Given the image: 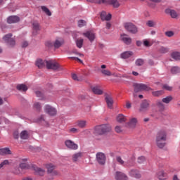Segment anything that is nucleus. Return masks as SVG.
<instances>
[{
  "label": "nucleus",
  "instance_id": "obj_1",
  "mask_svg": "<svg viewBox=\"0 0 180 180\" xmlns=\"http://www.w3.org/2000/svg\"><path fill=\"white\" fill-rule=\"evenodd\" d=\"M167 131H159L155 136V143L158 148H164L167 146Z\"/></svg>",
  "mask_w": 180,
  "mask_h": 180
},
{
  "label": "nucleus",
  "instance_id": "obj_2",
  "mask_svg": "<svg viewBox=\"0 0 180 180\" xmlns=\"http://www.w3.org/2000/svg\"><path fill=\"white\" fill-rule=\"evenodd\" d=\"M112 130V128L109 124H101L95 127L94 134L97 136H103L106 133H109Z\"/></svg>",
  "mask_w": 180,
  "mask_h": 180
},
{
  "label": "nucleus",
  "instance_id": "obj_3",
  "mask_svg": "<svg viewBox=\"0 0 180 180\" xmlns=\"http://www.w3.org/2000/svg\"><path fill=\"white\" fill-rule=\"evenodd\" d=\"M20 169H30V168H32L33 171H35L36 174H37L38 175H40L41 176H42V175H44V172H45L44 169L40 167H38L35 165H32L30 167V166L27 163L20 164Z\"/></svg>",
  "mask_w": 180,
  "mask_h": 180
},
{
  "label": "nucleus",
  "instance_id": "obj_4",
  "mask_svg": "<svg viewBox=\"0 0 180 180\" xmlns=\"http://www.w3.org/2000/svg\"><path fill=\"white\" fill-rule=\"evenodd\" d=\"M46 67L48 70H53V71L63 70L61 65L54 60H46Z\"/></svg>",
  "mask_w": 180,
  "mask_h": 180
},
{
  "label": "nucleus",
  "instance_id": "obj_5",
  "mask_svg": "<svg viewBox=\"0 0 180 180\" xmlns=\"http://www.w3.org/2000/svg\"><path fill=\"white\" fill-rule=\"evenodd\" d=\"M12 34H7L3 37V40L9 46V47H13L16 44L15 39L12 37Z\"/></svg>",
  "mask_w": 180,
  "mask_h": 180
},
{
  "label": "nucleus",
  "instance_id": "obj_6",
  "mask_svg": "<svg viewBox=\"0 0 180 180\" xmlns=\"http://www.w3.org/2000/svg\"><path fill=\"white\" fill-rule=\"evenodd\" d=\"M44 110L46 115H49V116H56L57 115V108L50 105H46L44 107Z\"/></svg>",
  "mask_w": 180,
  "mask_h": 180
},
{
  "label": "nucleus",
  "instance_id": "obj_7",
  "mask_svg": "<svg viewBox=\"0 0 180 180\" xmlns=\"http://www.w3.org/2000/svg\"><path fill=\"white\" fill-rule=\"evenodd\" d=\"M133 86L135 91H150L151 87L148 84H144L143 83H134Z\"/></svg>",
  "mask_w": 180,
  "mask_h": 180
},
{
  "label": "nucleus",
  "instance_id": "obj_8",
  "mask_svg": "<svg viewBox=\"0 0 180 180\" xmlns=\"http://www.w3.org/2000/svg\"><path fill=\"white\" fill-rule=\"evenodd\" d=\"M124 27L127 30V32H129V33H132V34H136V33H137L138 32L137 27H136V25H134L131 22L124 23Z\"/></svg>",
  "mask_w": 180,
  "mask_h": 180
},
{
  "label": "nucleus",
  "instance_id": "obj_9",
  "mask_svg": "<svg viewBox=\"0 0 180 180\" xmlns=\"http://www.w3.org/2000/svg\"><path fill=\"white\" fill-rule=\"evenodd\" d=\"M96 161L100 165H105L106 164V155L102 152L96 153Z\"/></svg>",
  "mask_w": 180,
  "mask_h": 180
},
{
  "label": "nucleus",
  "instance_id": "obj_10",
  "mask_svg": "<svg viewBox=\"0 0 180 180\" xmlns=\"http://www.w3.org/2000/svg\"><path fill=\"white\" fill-rule=\"evenodd\" d=\"M65 145L69 150H78V145L72 140L68 139L65 141Z\"/></svg>",
  "mask_w": 180,
  "mask_h": 180
},
{
  "label": "nucleus",
  "instance_id": "obj_11",
  "mask_svg": "<svg viewBox=\"0 0 180 180\" xmlns=\"http://www.w3.org/2000/svg\"><path fill=\"white\" fill-rule=\"evenodd\" d=\"M105 100L107 103L108 108H109V109H112V108H113V103H114L113 97H112V95L111 94H105Z\"/></svg>",
  "mask_w": 180,
  "mask_h": 180
},
{
  "label": "nucleus",
  "instance_id": "obj_12",
  "mask_svg": "<svg viewBox=\"0 0 180 180\" xmlns=\"http://www.w3.org/2000/svg\"><path fill=\"white\" fill-rule=\"evenodd\" d=\"M20 21V18L18 15H11L7 18V23L11 25L12 23H18Z\"/></svg>",
  "mask_w": 180,
  "mask_h": 180
},
{
  "label": "nucleus",
  "instance_id": "obj_13",
  "mask_svg": "<svg viewBox=\"0 0 180 180\" xmlns=\"http://www.w3.org/2000/svg\"><path fill=\"white\" fill-rule=\"evenodd\" d=\"M83 36L89 39V41L92 43L94 40H95V33L91 32V31H87L86 32L83 33Z\"/></svg>",
  "mask_w": 180,
  "mask_h": 180
},
{
  "label": "nucleus",
  "instance_id": "obj_14",
  "mask_svg": "<svg viewBox=\"0 0 180 180\" xmlns=\"http://www.w3.org/2000/svg\"><path fill=\"white\" fill-rule=\"evenodd\" d=\"M121 40L127 46L131 44V38L129 37V35L124 34L121 35Z\"/></svg>",
  "mask_w": 180,
  "mask_h": 180
},
{
  "label": "nucleus",
  "instance_id": "obj_15",
  "mask_svg": "<svg viewBox=\"0 0 180 180\" xmlns=\"http://www.w3.org/2000/svg\"><path fill=\"white\" fill-rule=\"evenodd\" d=\"M115 179L116 180H127V176L122 172H116L115 173Z\"/></svg>",
  "mask_w": 180,
  "mask_h": 180
},
{
  "label": "nucleus",
  "instance_id": "obj_16",
  "mask_svg": "<svg viewBox=\"0 0 180 180\" xmlns=\"http://www.w3.org/2000/svg\"><path fill=\"white\" fill-rule=\"evenodd\" d=\"M131 56H133V51H127L122 53L120 54V58H122L123 60H126L127 58H130Z\"/></svg>",
  "mask_w": 180,
  "mask_h": 180
},
{
  "label": "nucleus",
  "instance_id": "obj_17",
  "mask_svg": "<svg viewBox=\"0 0 180 180\" xmlns=\"http://www.w3.org/2000/svg\"><path fill=\"white\" fill-rule=\"evenodd\" d=\"M101 18L102 20H110L112 19V14H107L106 12L102 11L101 13Z\"/></svg>",
  "mask_w": 180,
  "mask_h": 180
},
{
  "label": "nucleus",
  "instance_id": "obj_18",
  "mask_svg": "<svg viewBox=\"0 0 180 180\" xmlns=\"http://www.w3.org/2000/svg\"><path fill=\"white\" fill-rule=\"evenodd\" d=\"M109 5H112V8H119L122 5V0H110Z\"/></svg>",
  "mask_w": 180,
  "mask_h": 180
},
{
  "label": "nucleus",
  "instance_id": "obj_19",
  "mask_svg": "<svg viewBox=\"0 0 180 180\" xmlns=\"http://www.w3.org/2000/svg\"><path fill=\"white\" fill-rule=\"evenodd\" d=\"M82 158V153L78 152L72 155V160L73 162H77V161H79Z\"/></svg>",
  "mask_w": 180,
  "mask_h": 180
},
{
  "label": "nucleus",
  "instance_id": "obj_20",
  "mask_svg": "<svg viewBox=\"0 0 180 180\" xmlns=\"http://www.w3.org/2000/svg\"><path fill=\"white\" fill-rule=\"evenodd\" d=\"M46 63H47V60L38 59L36 61V65L38 67V68H44V67H46Z\"/></svg>",
  "mask_w": 180,
  "mask_h": 180
},
{
  "label": "nucleus",
  "instance_id": "obj_21",
  "mask_svg": "<svg viewBox=\"0 0 180 180\" xmlns=\"http://www.w3.org/2000/svg\"><path fill=\"white\" fill-rule=\"evenodd\" d=\"M63 43H64V41H63L62 39H56L55 41H53L54 49H60V47L63 46Z\"/></svg>",
  "mask_w": 180,
  "mask_h": 180
},
{
  "label": "nucleus",
  "instance_id": "obj_22",
  "mask_svg": "<svg viewBox=\"0 0 180 180\" xmlns=\"http://www.w3.org/2000/svg\"><path fill=\"white\" fill-rule=\"evenodd\" d=\"M12 154V151L9 148H4L0 149V155H9Z\"/></svg>",
  "mask_w": 180,
  "mask_h": 180
},
{
  "label": "nucleus",
  "instance_id": "obj_23",
  "mask_svg": "<svg viewBox=\"0 0 180 180\" xmlns=\"http://www.w3.org/2000/svg\"><path fill=\"white\" fill-rule=\"evenodd\" d=\"M148 106H150V103L147 100H144L141 103V110H147L148 109Z\"/></svg>",
  "mask_w": 180,
  "mask_h": 180
},
{
  "label": "nucleus",
  "instance_id": "obj_24",
  "mask_svg": "<svg viewBox=\"0 0 180 180\" xmlns=\"http://www.w3.org/2000/svg\"><path fill=\"white\" fill-rule=\"evenodd\" d=\"M76 126L77 127H80V129H84L86 127V121L85 120H78L75 122Z\"/></svg>",
  "mask_w": 180,
  "mask_h": 180
},
{
  "label": "nucleus",
  "instance_id": "obj_25",
  "mask_svg": "<svg viewBox=\"0 0 180 180\" xmlns=\"http://www.w3.org/2000/svg\"><path fill=\"white\" fill-rule=\"evenodd\" d=\"M127 120V117L123 115V114H119L117 116V122L119 123H124Z\"/></svg>",
  "mask_w": 180,
  "mask_h": 180
},
{
  "label": "nucleus",
  "instance_id": "obj_26",
  "mask_svg": "<svg viewBox=\"0 0 180 180\" xmlns=\"http://www.w3.org/2000/svg\"><path fill=\"white\" fill-rule=\"evenodd\" d=\"M16 89L18 91H27L29 86L25 84H20L16 86Z\"/></svg>",
  "mask_w": 180,
  "mask_h": 180
},
{
  "label": "nucleus",
  "instance_id": "obj_27",
  "mask_svg": "<svg viewBox=\"0 0 180 180\" xmlns=\"http://www.w3.org/2000/svg\"><path fill=\"white\" fill-rule=\"evenodd\" d=\"M130 174L132 176L138 179L141 178V174H140V172H139V170L132 169Z\"/></svg>",
  "mask_w": 180,
  "mask_h": 180
},
{
  "label": "nucleus",
  "instance_id": "obj_28",
  "mask_svg": "<svg viewBox=\"0 0 180 180\" xmlns=\"http://www.w3.org/2000/svg\"><path fill=\"white\" fill-rule=\"evenodd\" d=\"M20 137L22 140H27V139H29V132H27V131H21Z\"/></svg>",
  "mask_w": 180,
  "mask_h": 180
},
{
  "label": "nucleus",
  "instance_id": "obj_29",
  "mask_svg": "<svg viewBox=\"0 0 180 180\" xmlns=\"http://www.w3.org/2000/svg\"><path fill=\"white\" fill-rule=\"evenodd\" d=\"M128 124L129 127H131L132 129L136 127V125L137 124V118L131 119Z\"/></svg>",
  "mask_w": 180,
  "mask_h": 180
},
{
  "label": "nucleus",
  "instance_id": "obj_30",
  "mask_svg": "<svg viewBox=\"0 0 180 180\" xmlns=\"http://www.w3.org/2000/svg\"><path fill=\"white\" fill-rule=\"evenodd\" d=\"M49 174H51L53 169H56V166L51 163L46 165Z\"/></svg>",
  "mask_w": 180,
  "mask_h": 180
},
{
  "label": "nucleus",
  "instance_id": "obj_31",
  "mask_svg": "<svg viewBox=\"0 0 180 180\" xmlns=\"http://www.w3.org/2000/svg\"><path fill=\"white\" fill-rule=\"evenodd\" d=\"M158 176L160 180L167 179V174L165 173L163 171L159 172L158 173Z\"/></svg>",
  "mask_w": 180,
  "mask_h": 180
},
{
  "label": "nucleus",
  "instance_id": "obj_32",
  "mask_svg": "<svg viewBox=\"0 0 180 180\" xmlns=\"http://www.w3.org/2000/svg\"><path fill=\"white\" fill-rule=\"evenodd\" d=\"M115 160L117 164H119L120 165H123V167H124L125 162H124V160H123V159L122 158V157L116 156Z\"/></svg>",
  "mask_w": 180,
  "mask_h": 180
},
{
  "label": "nucleus",
  "instance_id": "obj_33",
  "mask_svg": "<svg viewBox=\"0 0 180 180\" xmlns=\"http://www.w3.org/2000/svg\"><path fill=\"white\" fill-rule=\"evenodd\" d=\"M172 74H179L180 73V68L178 66H174L171 68Z\"/></svg>",
  "mask_w": 180,
  "mask_h": 180
},
{
  "label": "nucleus",
  "instance_id": "obj_34",
  "mask_svg": "<svg viewBox=\"0 0 180 180\" xmlns=\"http://www.w3.org/2000/svg\"><path fill=\"white\" fill-rule=\"evenodd\" d=\"M135 164L136 163L134 162V160L133 159H131L127 160V162H125L124 167H134Z\"/></svg>",
  "mask_w": 180,
  "mask_h": 180
},
{
  "label": "nucleus",
  "instance_id": "obj_35",
  "mask_svg": "<svg viewBox=\"0 0 180 180\" xmlns=\"http://www.w3.org/2000/svg\"><path fill=\"white\" fill-rule=\"evenodd\" d=\"M41 9H42L43 12H44L46 15H47V16H51V11H50V10L47 7H46L45 6H42L41 7Z\"/></svg>",
  "mask_w": 180,
  "mask_h": 180
},
{
  "label": "nucleus",
  "instance_id": "obj_36",
  "mask_svg": "<svg viewBox=\"0 0 180 180\" xmlns=\"http://www.w3.org/2000/svg\"><path fill=\"white\" fill-rule=\"evenodd\" d=\"M171 57L174 58V60H180V53L179 52H173L171 54Z\"/></svg>",
  "mask_w": 180,
  "mask_h": 180
},
{
  "label": "nucleus",
  "instance_id": "obj_37",
  "mask_svg": "<svg viewBox=\"0 0 180 180\" xmlns=\"http://www.w3.org/2000/svg\"><path fill=\"white\" fill-rule=\"evenodd\" d=\"M84 44V39H79L76 40V46L78 47V49H82V46Z\"/></svg>",
  "mask_w": 180,
  "mask_h": 180
},
{
  "label": "nucleus",
  "instance_id": "obj_38",
  "mask_svg": "<svg viewBox=\"0 0 180 180\" xmlns=\"http://www.w3.org/2000/svg\"><path fill=\"white\" fill-rule=\"evenodd\" d=\"M135 65L137 67H141V65H144V60L142 58H139L135 61Z\"/></svg>",
  "mask_w": 180,
  "mask_h": 180
},
{
  "label": "nucleus",
  "instance_id": "obj_39",
  "mask_svg": "<svg viewBox=\"0 0 180 180\" xmlns=\"http://www.w3.org/2000/svg\"><path fill=\"white\" fill-rule=\"evenodd\" d=\"M91 91H102V87L100 85H90Z\"/></svg>",
  "mask_w": 180,
  "mask_h": 180
},
{
  "label": "nucleus",
  "instance_id": "obj_40",
  "mask_svg": "<svg viewBox=\"0 0 180 180\" xmlns=\"http://www.w3.org/2000/svg\"><path fill=\"white\" fill-rule=\"evenodd\" d=\"M171 101H172V96H167L162 99V102L163 103H166V104L169 103V102H171Z\"/></svg>",
  "mask_w": 180,
  "mask_h": 180
},
{
  "label": "nucleus",
  "instance_id": "obj_41",
  "mask_svg": "<svg viewBox=\"0 0 180 180\" xmlns=\"http://www.w3.org/2000/svg\"><path fill=\"white\" fill-rule=\"evenodd\" d=\"M156 105L161 110H164V109H165V106L164 105V103H162V101H158L156 102Z\"/></svg>",
  "mask_w": 180,
  "mask_h": 180
},
{
  "label": "nucleus",
  "instance_id": "obj_42",
  "mask_svg": "<svg viewBox=\"0 0 180 180\" xmlns=\"http://www.w3.org/2000/svg\"><path fill=\"white\" fill-rule=\"evenodd\" d=\"M33 26V30L35 32H39L40 30V25H39V22H34L32 24Z\"/></svg>",
  "mask_w": 180,
  "mask_h": 180
},
{
  "label": "nucleus",
  "instance_id": "obj_43",
  "mask_svg": "<svg viewBox=\"0 0 180 180\" xmlns=\"http://www.w3.org/2000/svg\"><path fill=\"white\" fill-rule=\"evenodd\" d=\"M35 94L37 95V98H40L41 99H44V93L41 91H37L35 92Z\"/></svg>",
  "mask_w": 180,
  "mask_h": 180
},
{
  "label": "nucleus",
  "instance_id": "obj_44",
  "mask_svg": "<svg viewBox=\"0 0 180 180\" xmlns=\"http://www.w3.org/2000/svg\"><path fill=\"white\" fill-rule=\"evenodd\" d=\"M159 51L162 54H165V53H168V51H169V49L167 47L161 46L159 49Z\"/></svg>",
  "mask_w": 180,
  "mask_h": 180
},
{
  "label": "nucleus",
  "instance_id": "obj_45",
  "mask_svg": "<svg viewBox=\"0 0 180 180\" xmlns=\"http://www.w3.org/2000/svg\"><path fill=\"white\" fill-rule=\"evenodd\" d=\"M101 72L103 73V75H106L107 77H110V75H112V72H110L108 70L103 69L101 70Z\"/></svg>",
  "mask_w": 180,
  "mask_h": 180
},
{
  "label": "nucleus",
  "instance_id": "obj_46",
  "mask_svg": "<svg viewBox=\"0 0 180 180\" xmlns=\"http://www.w3.org/2000/svg\"><path fill=\"white\" fill-rule=\"evenodd\" d=\"M170 16L173 18L175 19V18H178V13L175 10H170Z\"/></svg>",
  "mask_w": 180,
  "mask_h": 180
},
{
  "label": "nucleus",
  "instance_id": "obj_47",
  "mask_svg": "<svg viewBox=\"0 0 180 180\" xmlns=\"http://www.w3.org/2000/svg\"><path fill=\"white\" fill-rule=\"evenodd\" d=\"M72 79H74V81H78V82L82 81V78L78 77V76H77L75 73L72 74Z\"/></svg>",
  "mask_w": 180,
  "mask_h": 180
},
{
  "label": "nucleus",
  "instance_id": "obj_48",
  "mask_svg": "<svg viewBox=\"0 0 180 180\" xmlns=\"http://www.w3.org/2000/svg\"><path fill=\"white\" fill-rule=\"evenodd\" d=\"M86 25V22L84 20H80L78 21L79 27H84V26Z\"/></svg>",
  "mask_w": 180,
  "mask_h": 180
},
{
  "label": "nucleus",
  "instance_id": "obj_49",
  "mask_svg": "<svg viewBox=\"0 0 180 180\" xmlns=\"http://www.w3.org/2000/svg\"><path fill=\"white\" fill-rule=\"evenodd\" d=\"M45 45L46 47H49V49H51V47H54V42H53L51 41H47L45 43Z\"/></svg>",
  "mask_w": 180,
  "mask_h": 180
},
{
  "label": "nucleus",
  "instance_id": "obj_50",
  "mask_svg": "<svg viewBox=\"0 0 180 180\" xmlns=\"http://www.w3.org/2000/svg\"><path fill=\"white\" fill-rule=\"evenodd\" d=\"M110 0H98V4L101 5V4H104L105 5H109Z\"/></svg>",
  "mask_w": 180,
  "mask_h": 180
},
{
  "label": "nucleus",
  "instance_id": "obj_51",
  "mask_svg": "<svg viewBox=\"0 0 180 180\" xmlns=\"http://www.w3.org/2000/svg\"><path fill=\"white\" fill-rule=\"evenodd\" d=\"M152 95L153 96H161V95H162V91H155L152 92Z\"/></svg>",
  "mask_w": 180,
  "mask_h": 180
},
{
  "label": "nucleus",
  "instance_id": "obj_52",
  "mask_svg": "<svg viewBox=\"0 0 180 180\" xmlns=\"http://www.w3.org/2000/svg\"><path fill=\"white\" fill-rule=\"evenodd\" d=\"M146 161V158L144 156H140L138 158L139 164H143Z\"/></svg>",
  "mask_w": 180,
  "mask_h": 180
},
{
  "label": "nucleus",
  "instance_id": "obj_53",
  "mask_svg": "<svg viewBox=\"0 0 180 180\" xmlns=\"http://www.w3.org/2000/svg\"><path fill=\"white\" fill-rule=\"evenodd\" d=\"M147 25L149 27H154V26H155V22L153 20H148L147 22Z\"/></svg>",
  "mask_w": 180,
  "mask_h": 180
},
{
  "label": "nucleus",
  "instance_id": "obj_54",
  "mask_svg": "<svg viewBox=\"0 0 180 180\" xmlns=\"http://www.w3.org/2000/svg\"><path fill=\"white\" fill-rule=\"evenodd\" d=\"M34 109H37V110H40L41 109V105L39 104V103H34Z\"/></svg>",
  "mask_w": 180,
  "mask_h": 180
},
{
  "label": "nucleus",
  "instance_id": "obj_55",
  "mask_svg": "<svg viewBox=\"0 0 180 180\" xmlns=\"http://www.w3.org/2000/svg\"><path fill=\"white\" fill-rule=\"evenodd\" d=\"M174 34H175V33H174V32H172V31H167L165 32V35L167 37H172V36H174Z\"/></svg>",
  "mask_w": 180,
  "mask_h": 180
},
{
  "label": "nucleus",
  "instance_id": "obj_56",
  "mask_svg": "<svg viewBox=\"0 0 180 180\" xmlns=\"http://www.w3.org/2000/svg\"><path fill=\"white\" fill-rule=\"evenodd\" d=\"M8 164H9V161L8 160H6L3 161L0 164V169H1V168H4V165H8Z\"/></svg>",
  "mask_w": 180,
  "mask_h": 180
},
{
  "label": "nucleus",
  "instance_id": "obj_57",
  "mask_svg": "<svg viewBox=\"0 0 180 180\" xmlns=\"http://www.w3.org/2000/svg\"><path fill=\"white\" fill-rule=\"evenodd\" d=\"M13 137L14 139H15L16 140H18V139H19V131H15L13 132Z\"/></svg>",
  "mask_w": 180,
  "mask_h": 180
},
{
  "label": "nucleus",
  "instance_id": "obj_58",
  "mask_svg": "<svg viewBox=\"0 0 180 180\" xmlns=\"http://www.w3.org/2000/svg\"><path fill=\"white\" fill-rule=\"evenodd\" d=\"M93 94L94 95H103V91H93Z\"/></svg>",
  "mask_w": 180,
  "mask_h": 180
},
{
  "label": "nucleus",
  "instance_id": "obj_59",
  "mask_svg": "<svg viewBox=\"0 0 180 180\" xmlns=\"http://www.w3.org/2000/svg\"><path fill=\"white\" fill-rule=\"evenodd\" d=\"M143 44L146 47H150L151 46V44H150V41L146 39L143 41Z\"/></svg>",
  "mask_w": 180,
  "mask_h": 180
},
{
  "label": "nucleus",
  "instance_id": "obj_60",
  "mask_svg": "<svg viewBox=\"0 0 180 180\" xmlns=\"http://www.w3.org/2000/svg\"><path fill=\"white\" fill-rule=\"evenodd\" d=\"M163 89H166V91H172V86H169L167 84H165L163 86Z\"/></svg>",
  "mask_w": 180,
  "mask_h": 180
},
{
  "label": "nucleus",
  "instance_id": "obj_61",
  "mask_svg": "<svg viewBox=\"0 0 180 180\" xmlns=\"http://www.w3.org/2000/svg\"><path fill=\"white\" fill-rule=\"evenodd\" d=\"M125 108L127 109H130L131 108V103H130V101H126Z\"/></svg>",
  "mask_w": 180,
  "mask_h": 180
},
{
  "label": "nucleus",
  "instance_id": "obj_62",
  "mask_svg": "<svg viewBox=\"0 0 180 180\" xmlns=\"http://www.w3.org/2000/svg\"><path fill=\"white\" fill-rule=\"evenodd\" d=\"M39 123H43L44 122V115H41L40 117L38 118Z\"/></svg>",
  "mask_w": 180,
  "mask_h": 180
},
{
  "label": "nucleus",
  "instance_id": "obj_63",
  "mask_svg": "<svg viewBox=\"0 0 180 180\" xmlns=\"http://www.w3.org/2000/svg\"><path fill=\"white\" fill-rule=\"evenodd\" d=\"M70 133H78V131H79V130H78V129L77 128H71L70 129Z\"/></svg>",
  "mask_w": 180,
  "mask_h": 180
},
{
  "label": "nucleus",
  "instance_id": "obj_64",
  "mask_svg": "<svg viewBox=\"0 0 180 180\" xmlns=\"http://www.w3.org/2000/svg\"><path fill=\"white\" fill-rule=\"evenodd\" d=\"M115 131L117 133H121L122 131V127H119V126H116L115 127Z\"/></svg>",
  "mask_w": 180,
  "mask_h": 180
}]
</instances>
